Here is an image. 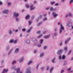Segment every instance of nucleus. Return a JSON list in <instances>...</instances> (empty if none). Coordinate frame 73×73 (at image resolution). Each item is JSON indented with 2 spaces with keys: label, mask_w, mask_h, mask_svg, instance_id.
<instances>
[{
  "label": "nucleus",
  "mask_w": 73,
  "mask_h": 73,
  "mask_svg": "<svg viewBox=\"0 0 73 73\" xmlns=\"http://www.w3.org/2000/svg\"><path fill=\"white\" fill-rule=\"evenodd\" d=\"M8 69H4L3 70V71L4 72H7V71H8Z\"/></svg>",
  "instance_id": "obj_20"
},
{
  "label": "nucleus",
  "mask_w": 73,
  "mask_h": 73,
  "mask_svg": "<svg viewBox=\"0 0 73 73\" xmlns=\"http://www.w3.org/2000/svg\"><path fill=\"white\" fill-rule=\"evenodd\" d=\"M65 1V0H62V2H63V1Z\"/></svg>",
  "instance_id": "obj_59"
},
{
  "label": "nucleus",
  "mask_w": 73,
  "mask_h": 73,
  "mask_svg": "<svg viewBox=\"0 0 73 73\" xmlns=\"http://www.w3.org/2000/svg\"><path fill=\"white\" fill-rule=\"evenodd\" d=\"M19 48H17V49H15V53H17V52H19Z\"/></svg>",
  "instance_id": "obj_8"
},
{
  "label": "nucleus",
  "mask_w": 73,
  "mask_h": 73,
  "mask_svg": "<svg viewBox=\"0 0 73 73\" xmlns=\"http://www.w3.org/2000/svg\"><path fill=\"white\" fill-rule=\"evenodd\" d=\"M49 69V66H47L46 70H48Z\"/></svg>",
  "instance_id": "obj_34"
},
{
  "label": "nucleus",
  "mask_w": 73,
  "mask_h": 73,
  "mask_svg": "<svg viewBox=\"0 0 73 73\" xmlns=\"http://www.w3.org/2000/svg\"><path fill=\"white\" fill-rule=\"evenodd\" d=\"M34 3H36V1H35L34 2Z\"/></svg>",
  "instance_id": "obj_61"
},
{
  "label": "nucleus",
  "mask_w": 73,
  "mask_h": 73,
  "mask_svg": "<svg viewBox=\"0 0 73 73\" xmlns=\"http://www.w3.org/2000/svg\"><path fill=\"white\" fill-rule=\"evenodd\" d=\"M52 15H54V17H57V16H58V15H57V14H56L54 12L52 13Z\"/></svg>",
  "instance_id": "obj_3"
},
{
  "label": "nucleus",
  "mask_w": 73,
  "mask_h": 73,
  "mask_svg": "<svg viewBox=\"0 0 73 73\" xmlns=\"http://www.w3.org/2000/svg\"><path fill=\"white\" fill-rule=\"evenodd\" d=\"M20 37H22V34H20Z\"/></svg>",
  "instance_id": "obj_58"
},
{
  "label": "nucleus",
  "mask_w": 73,
  "mask_h": 73,
  "mask_svg": "<svg viewBox=\"0 0 73 73\" xmlns=\"http://www.w3.org/2000/svg\"><path fill=\"white\" fill-rule=\"evenodd\" d=\"M35 9V7H33V5L31 6V10H33V9Z\"/></svg>",
  "instance_id": "obj_10"
},
{
  "label": "nucleus",
  "mask_w": 73,
  "mask_h": 73,
  "mask_svg": "<svg viewBox=\"0 0 73 73\" xmlns=\"http://www.w3.org/2000/svg\"><path fill=\"white\" fill-rule=\"evenodd\" d=\"M61 58H61V56H59V60H61Z\"/></svg>",
  "instance_id": "obj_38"
},
{
  "label": "nucleus",
  "mask_w": 73,
  "mask_h": 73,
  "mask_svg": "<svg viewBox=\"0 0 73 73\" xmlns=\"http://www.w3.org/2000/svg\"><path fill=\"white\" fill-rule=\"evenodd\" d=\"M36 52H37V51H36V50L34 51V52L35 53H36Z\"/></svg>",
  "instance_id": "obj_47"
},
{
  "label": "nucleus",
  "mask_w": 73,
  "mask_h": 73,
  "mask_svg": "<svg viewBox=\"0 0 73 73\" xmlns=\"http://www.w3.org/2000/svg\"><path fill=\"white\" fill-rule=\"evenodd\" d=\"M64 27L62 26V24H61V27H60V33H61V32H62V30H64Z\"/></svg>",
  "instance_id": "obj_1"
},
{
  "label": "nucleus",
  "mask_w": 73,
  "mask_h": 73,
  "mask_svg": "<svg viewBox=\"0 0 73 73\" xmlns=\"http://www.w3.org/2000/svg\"><path fill=\"white\" fill-rule=\"evenodd\" d=\"M42 34H40L39 36L37 37V38H40V37H42Z\"/></svg>",
  "instance_id": "obj_23"
},
{
  "label": "nucleus",
  "mask_w": 73,
  "mask_h": 73,
  "mask_svg": "<svg viewBox=\"0 0 73 73\" xmlns=\"http://www.w3.org/2000/svg\"><path fill=\"white\" fill-rule=\"evenodd\" d=\"M67 25L68 27H70V26H72V23H68Z\"/></svg>",
  "instance_id": "obj_6"
},
{
  "label": "nucleus",
  "mask_w": 73,
  "mask_h": 73,
  "mask_svg": "<svg viewBox=\"0 0 73 73\" xmlns=\"http://www.w3.org/2000/svg\"><path fill=\"white\" fill-rule=\"evenodd\" d=\"M18 31V30H15V32H17V31Z\"/></svg>",
  "instance_id": "obj_56"
},
{
  "label": "nucleus",
  "mask_w": 73,
  "mask_h": 73,
  "mask_svg": "<svg viewBox=\"0 0 73 73\" xmlns=\"http://www.w3.org/2000/svg\"><path fill=\"white\" fill-rule=\"evenodd\" d=\"M65 56L64 55H63V56H62V60H64V59H65Z\"/></svg>",
  "instance_id": "obj_18"
},
{
  "label": "nucleus",
  "mask_w": 73,
  "mask_h": 73,
  "mask_svg": "<svg viewBox=\"0 0 73 73\" xmlns=\"http://www.w3.org/2000/svg\"><path fill=\"white\" fill-rule=\"evenodd\" d=\"M14 41V40H12L10 41V43H12V42H13Z\"/></svg>",
  "instance_id": "obj_28"
},
{
  "label": "nucleus",
  "mask_w": 73,
  "mask_h": 73,
  "mask_svg": "<svg viewBox=\"0 0 73 73\" xmlns=\"http://www.w3.org/2000/svg\"><path fill=\"white\" fill-rule=\"evenodd\" d=\"M31 29H32V27H30V28L27 31V32L28 33L30 32V31H31Z\"/></svg>",
  "instance_id": "obj_12"
},
{
  "label": "nucleus",
  "mask_w": 73,
  "mask_h": 73,
  "mask_svg": "<svg viewBox=\"0 0 73 73\" xmlns=\"http://www.w3.org/2000/svg\"><path fill=\"white\" fill-rule=\"evenodd\" d=\"M60 23H58V25H60Z\"/></svg>",
  "instance_id": "obj_63"
},
{
  "label": "nucleus",
  "mask_w": 73,
  "mask_h": 73,
  "mask_svg": "<svg viewBox=\"0 0 73 73\" xmlns=\"http://www.w3.org/2000/svg\"><path fill=\"white\" fill-rule=\"evenodd\" d=\"M42 24V22H40V23H38L37 25V26H39V25H41V24Z\"/></svg>",
  "instance_id": "obj_24"
},
{
  "label": "nucleus",
  "mask_w": 73,
  "mask_h": 73,
  "mask_svg": "<svg viewBox=\"0 0 73 73\" xmlns=\"http://www.w3.org/2000/svg\"><path fill=\"white\" fill-rule=\"evenodd\" d=\"M8 5L9 6V5H11V3L9 2L8 3Z\"/></svg>",
  "instance_id": "obj_37"
},
{
  "label": "nucleus",
  "mask_w": 73,
  "mask_h": 73,
  "mask_svg": "<svg viewBox=\"0 0 73 73\" xmlns=\"http://www.w3.org/2000/svg\"><path fill=\"white\" fill-rule=\"evenodd\" d=\"M38 66H39V64H38L36 67V69H38Z\"/></svg>",
  "instance_id": "obj_45"
},
{
  "label": "nucleus",
  "mask_w": 73,
  "mask_h": 73,
  "mask_svg": "<svg viewBox=\"0 0 73 73\" xmlns=\"http://www.w3.org/2000/svg\"><path fill=\"white\" fill-rule=\"evenodd\" d=\"M68 16H69V15H66L65 16L66 17H68Z\"/></svg>",
  "instance_id": "obj_51"
},
{
  "label": "nucleus",
  "mask_w": 73,
  "mask_h": 73,
  "mask_svg": "<svg viewBox=\"0 0 73 73\" xmlns=\"http://www.w3.org/2000/svg\"><path fill=\"white\" fill-rule=\"evenodd\" d=\"M26 73H31V72L29 70H27V72H26Z\"/></svg>",
  "instance_id": "obj_17"
},
{
  "label": "nucleus",
  "mask_w": 73,
  "mask_h": 73,
  "mask_svg": "<svg viewBox=\"0 0 73 73\" xmlns=\"http://www.w3.org/2000/svg\"><path fill=\"white\" fill-rule=\"evenodd\" d=\"M32 61H29V62H28V65H30V64H32Z\"/></svg>",
  "instance_id": "obj_16"
},
{
  "label": "nucleus",
  "mask_w": 73,
  "mask_h": 73,
  "mask_svg": "<svg viewBox=\"0 0 73 73\" xmlns=\"http://www.w3.org/2000/svg\"><path fill=\"white\" fill-rule=\"evenodd\" d=\"M24 60V57H23L21 58V59L19 61V62H22Z\"/></svg>",
  "instance_id": "obj_15"
},
{
  "label": "nucleus",
  "mask_w": 73,
  "mask_h": 73,
  "mask_svg": "<svg viewBox=\"0 0 73 73\" xmlns=\"http://www.w3.org/2000/svg\"><path fill=\"white\" fill-rule=\"evenodd\" d=\"M64 50H66L67 51V47L66 46L64 48Z\"/></svg>",
  "instance_id": "obj_26"
},
{
  "label": "nucleus",
  "mask_w": 73,
  "mask_h": 73,
  "mask_svg": "<svg viewBox=\"0 0 73 73\" xmlns=\"http://www.w3.org/2000/svg\"><path fill=\"white\" fill-rule=\"evenodd\" d=\"M55 2H54V1H53L52 2H51V4H54Z\"/></svg>",
  "instance_id": "obj_31"
},
{
  "label": "nucleus",
  "mask_w": 73,
  "mask_h": 73,
  "mask_svg": "<svg viewBox=\"0 0 73 73\" xmlns=\"http://www.w3.org/2000/svg\"><path fill=\"white\" fill-rule=\"evenodd\" d=\"M3 13H8L9 11L8 10H5V11H3Z\"/></svg>",
  "instance_id": "obj_5"
},
{
  "label": "nucleus",
  "mask_w": 73,
  "mask_h": 73,
  "mask_svg": "<svg viewBox=\"0 0 73 73\" xmlns=\"http://www.w3.org/2000/svg\"><path fill=\"white\" fill-rule=\"evenodd\" d=\"M55 5H56V6H58V3H56V4H55Z\"/></svg>",
  "instance_id": "obj_41"
},
{
  "label": "nucleus",
  "mask_w": 73,
  "mask_h": 73,
  "mask_svg": "<svg viewBox=\"0 0 73 73\" xmlns=\"http://www.w3.org/2000/svg\"><path fill=\"white\" fill-rule=\"evenodd\" d=\"M53 69V67H52L50 70V73H52V70Z\"/></svg>",
  "instance_id": "obj_19"
},
{
  "label": "nucleus",
  "mask_w": 73,
  "mask_h": 73,
  "mask_svg": "<svg viewBox=\"0 0 73 73\" xmlns=\"http://www.w3.org/2000/svg\"><path fill=\"white\" fill-rule=\"evenodd\" d=\"M62 42L60 43V45L61 46L62 45Z\"/></svg>",
  "instance_id": "obj_55"
},
{
  "label": "nucleus",
  "mask_w": 73,
  "mask_h": 73,
  "mask_svg": "<svg viewBox=\"0 0 73 73\" xmlns=\"http://www.w3.org/2000/svg\"><path fill=\"white\" fill-rule=\"evenodd\" d=\"M63 72H64V70H62L61 71V73H62Z\"/></svg>",
  "instance_id": "obj_50"
},
{
  "label": "nucleus",
  "mask_w": 73,
  "mask_h": 73,
  "mask_svg": "<svg viewBox=\"0 0 73 73\" xmlns=\"http://www.w3.org/2000/svg\"><path fill=\"white\" fill-rule=\"evenodd\" d=\"M44 56V54L42 53L41 54L40 57H42V56Z\"/></svg>",
  "instance_id": "obj_29"
},
{
  "label": "nucleus",
  "mask_w": 73,
  "mask_h": 73,
  "mask_svg": "<svg viewBox=\"0 0 73 73\" xmlns=\"http://www.w3.org/2000/svg\"><path fill=\"white\" fill-rule=\"evenodd\" d=\"M30 17L29 16V15L28 14L25 17L26 19H29V18Z\"/></svg>",
  "instance_id": "obj_11"
},
{
  "label": "nucleus",
  "mask_w": 73,
  "mask_h": 73,
  "mask_svg": "<svg viewBox=\"0 0 73 73\" xmlns=\"http://www.w3.org/2000/svg\"><path fill=\"white\" fill-rule=\"evenodd\" d=\"M19 13H16V12H15L14 13V15L15 17H18V16H19Z\"/></svg>",
  "instance_id": "obj_2"
},
{
  "label": "nucleus",
  "mask_w": 73,
  "mask_h": 73,
  "mask_svg": "<svg viewBox=\"0 0 73 73\" xmlns=\"http://www.w3.org/2000/svg\"><path fill=\"white\" fill-rule=\"evenodd\" d=\"M54 60H55V58H54L52 60V62H54Z\"/></svg>",
  "instance_id": "obj_30"
},
{
  "label": "nucleus",
  "mask_w": 73,
  "mask_h": 73,
  "mask_svg": "<svg viewBox=\"0 0 73 73\" xmlns=\"http://www.w3.org/2000/svg\"><path fill=\"white\" fill-rule=\"evenodd\" d=\"M31 23H32V21H29V25H31Z\"/></svg>",
  "instance_id": "obj_25"
},
{
  "label": "nucleus",
  "mask_w": 73,
  "mask_h": 73,
  "mask_svg": "<svg viewBox=\"0 0 73 73\" xmlns=\"http://www.w3.org/2000/svg\"><path fill=\"white\" fill-rule=\"evenodd\" d=\"M16 62L15 61H14L12 62V64H15V63H16Z\"/></svg>",
  "instance_id": "obj_33"
},
{
  "label": "nucleus",
  "mask_w": 73,
  "mask_h": 73,
  "mask_svg": "<svg viewBox=\"0 0 73 73\" xmlns=\"http://www.w3.org/2000/svg\"><path fill=\"white\" fill-rule=\"evenodd\" d=\"M16 21H19V19H16Z\"/></svg>",
  "instance_id": "obj_46"
},
{
  "label": "nucleus",
  "mask_w": 73,
  "mask_h": 73,
  "mask_svg": "<svg viewBox=\"0 0 73 73\" xmlns=\"http://www.w3.org/2000/svg\"><path fill=\"white\" fill-rule=\"evenodd\" d=\"M3 62H4V61L3 60L1 62L2 63H3Z\"/></svg>",
  "instance_id": "obj_64"
},
{
  "label": "nucleus",
  "mask_w": 73,
  "mask_h": 73,
  "mask_svg": "<svg viewBox=\"0 0 73 73\" xmlns=\"http://www.w3.org/2000/svg\"><path fill=\"white\" fill-rule=\"evenodd\" d=\"M9 33L10 35H11L12 33V31L11 30H10L9 31Z\"/></svg>",
  "instance_id": "obj_21"
},
{
  "label": "nucleus",
  "mask_w": 73,
  "mask_h": 73,
  "mask_svg": "<svg viewBox=\"0 0 73 73\" xmlns=\"http://www.w3.org/2000/svg\"><path fill=\"white\" fill-rule=\"evenodd\" d=\"M38 46V47H40V46H41V44H39Z\"/></svg>",
  "instance_id": "obj_49"
},
{
  "label": "nucleus",
  "mask_w": 73,
  "mask_h": 73,
  "mask_svg": "<svg viewBox=\"0 0 73 73\" xmlns=\"http://www.w3.org/2000/svg\"><path fill=\"white\" fill-rule=\"evenodd\" d=\"M57 31V29H55V31Z\"/></svg>",
  "instance_id": "obj_62"
},
{
  "label": "nucleus",
  "mask_w": 73,
  "mask_h": 73,
  "mask_svg": "<svg viewBox=\"0 0 73 73\" xmlns=\"http://www.w3.org/2000/svg\"><path fill=\"white\" fill-rule=\"evenodd\" d=\"M46 20V19H43V20Z\"/></svg>",
  "instance_id": "obj_60"
},
{
  "label": "nucleus",
  "mask_w": 73,
  "mask_h": 73,
  "mask_svg": "<svg viewBox=\"0 0 73 73\" xmlns=\"http://www.w3.org/2000/svg\"><path fill=\"white\" fill-rule=\"evenodd\" d=\"M49 36H50V35H48L47 36H44V38H49Z\"/></svg>",
  "instance_id": "obj_13"
},
{
  "label": "nucleus",
  "mask_w": 73,
  "mask_h": 73,
  "mask_svg": "<svg viewBox=\"0 0 73 73\" xmlns=\"http://www.w3.org/2000/svg\"><path fill=\"white\" fill-rule=\"evenodd\" d=\"M63 51V50H60L58 52V54H60Z\"/></svg>",
  "instance_id": "obj_4"
},
{
  "label": "nucleus",
  "mask_w": 73,
  "mask_h": 73,
  "mask_svg": "<svg viewBox=\"0 0 73 73\" xmlns=\"http://www.w3.org/2000/svg\"><path fill=\"white\" fill-rule=\"evenodd\" d=\"M56 10V9H53L52 7H50V11H54Z\"/></svg>",
  "instance_id": "obj_14"
},
{
  "label": "nucleus",
  "mask_w": 73,
  "mask_h": 73,
  "mask_svg": "<svg viewBox=\"0 0 73 73\" xmlns=\"http://www.w3.org/2000/svg\"><path fill=\"white\" fill-rule=\"evenodd\" d=\"M70 70H71V67H70L66 70L67 71H69Z\"/></svg>",
  "instance_id": "obj_22"
},
{
  "label": "nucleus",
  "mask_w": 73,
  "mask_h": 73,
  "mask_svg": "<svg viewBox=\"0 0 73 73\" xmlns=\"http://www.w3.org/2000/svg\"><path fill=\"white\" fill-rule=\"evenodd\" d=\"M37 33L38 34H39V33H40V31H38L37 32Z\"/></svg>",
  "instance_id": "obj_39"
},
{
  "label": "nucleus",
  "mask_w": 73,
  "mask_h": 73,
  "mask_svg": "<svg viewBox=\"0 0 73 73\" xmlns=\"http://www.w3.org/2000/svg\"><path fill=\"white\" fill-rule=\"evenodd\" d=\"M2 4H3L2 2H1L0 1V5H2Z\"/></svg>",
  "instance_id": "obj_42"
},
{
  "label": "nucleus",
  "mask_w": 73,
  "mask_h": 73,
  "mask_svg": "<svg viewBox=\"0 0 73 73\" xmlns=\"http://www.w3.org/2000/svg\"><path fill=\"white\" fill-rule=\"evenodd\" d=\"M47 48V46H44V49H46Z\"/></svg>",
  "instance_id": "obj_40"
},
{
  "label": "nucleus",
  "mask_w": 73,
  "mask_h": 73,
  "mask_svg": "<svg viewBox=\"0 0 73 73\" xmlns=\"http://www.w3.org/2000/svg\"><path fill=\"white\" fill-rule=\"evenodd\" d=\"M73 0H71L70 1V4H72V3H73Z\"/></svg>",
  "instance_id": "obj_32"
},
{
  "label": "nucleus",
  "mask_w": 73,
  "mask_h": 73,
  "mask_svg": "<svg viewBox=\"0 0 73 73\" xmlns=\"http://www.w3.org/2000/svg\"><path fill=\"white\" fill-rule=\"evenodd\" d=\"M70 38H69L68 39H67L65 41V44H66V43H67V42H68V41H69V40H70Z\"/></svg>",
  "instance_id": "obj_9"
},
{
  "label": "nucleus",
  "mask_w": 73,
  "mask_h": 73,
  "mask_svg": "<svg viewBox=\"0 0 73 73\" xmlns=\"http://www.w3.org/2000/svg\"><path fill=\"white\" fill-rule=\"evenodd\" d=\"M22 31L23 32H24V31H26V30L25 29H23Z\"/></svg>",
  "instance_id": "obj_35"
},
{
  "label": "nucleus",
  "mask_w": 73,
  "mask_h": 73,
  "mask_svg": "<svg viewBox=\"0 0 73 73\" xmlns=\"http://www.w3.org/2000/svg\"><path fill=\"white\" fill-rule=\"evenodd\" d=\"M73 72V70H72L70 71V72L71 73H72V72Z\"/></svg>",
  "instance_id": "obj_57"
},
{
  "label": "nucleus",
  "mask_w": 73,
  "mask_h": 73,
  "mask_svg": "<svg viewBox=\"0 0 73 73\" xmlns=\"http://www.w3.org/2000/svg\"><path fill=\"white\" fill-rule=\"evenodd\" d=\"M70 53H71V50L68 53V54H70Z\"/></svg>",
  "instance_id": "obj_52"
},
{
  "label": "nucleus",
  "mask_w": 73,
  "mask_h": 73,
  "mask_svg": "<svg viewBox=\"0 0 73 73\" xmlns=\"http://www.w3.org/2000/svg\"><path fill=\"white\" fill-rule=\"evenodd\" d=\"M14 70H17V73H19L20 72V68H18L17 69L15 68Z\"/></svg>",
  "instance_id": "obj_7"
},
{
  "label": "nucleus",
  "mask_w": 73,
  "mask_h": 73,
  "mask_svg": "<svg viewBox=\"0 0 73 73\" xmlns=\"http://www.w3.org/2000/svg\"><path fill=\"white\" fill-rule=\"evenodd\" d=\"M44 69V67H42L41 68V69L42 70H43V69Z\"/></svg>",
  "instance_id": "obj_48"
},
{
  "label": "nucleus",
  "mask_w": 73,
  "mask_h": 73,
  "mask_svg": "<svg viewBox=\"0 0 73 73\" xmlns=\"http://www.w3.org/2000/svg\"><path fill=\"white\" fill-rule=\"evenodd\" d=\"M69 15L70 17H71V16H72V14H71V13H69Z\"/></svg>",
  "instance_id": "obj_44"
},
{
  "label": "nucleus",
  "mask_w": 73,
  "mask_h": 73,
  "mask_svg": "<svg viewBox=\"0 0 73 73\" xmlns=\"http://www.w3.org/2000/svg\"><path fill=\"white\" fill-rule=\"evenodd\" d=\"M26 7H27V8H29V6L28 4H26Z\"/></svg>",
  "instance_id": "obj_27"
},
{
  "label": "nucleus",
  "mask_w": 73,
  "mask_h": 73,
  "mask_svg": "<svg viewBox=\"0 0 73 73\" xmlns=\"http://www.w3.org/2000/svg\"><path fill=\"white\" fill-rule=\"evenodd\" d=\"M45 33H46V31H44V32H43V34H45Z\"/></svg>",
  "instance_id": "obj_54"
},
{
  "label": "nucleus",
  "mask_w": 73,
  "mask_h": 73,
  "mask_svg": "<svg viewBox=\"0 0 73 73\" xmlns=\"http://www.w3.org/2000/svg\"><path fill=\"white\" fill-rule=\"evenodd\" d=\"M17 40H15L14 42V43H16L17 42Z\"/></svg>",
  "instance_id": "obj_43"
},
{
  "label": "nucleus",
  "mask_w": 73,
  "mask_h": 73,
  "mask_svg": "<svg viewBox=\"0 0 73 73\" xmlns=\"http://www.w3.org/2000/svg\"><path fill=\"white\" fill-rule=\"evenodd\" d=\"M43 41V39H41L40 40V43H41Z\"/></svg>",
  "instance_id": "obj_36"
},
{
  "label": "nucleus",
  "mask_w": 73,
  "mask_h": 73,
  "mask_svg": "<svg viewBox=\"0 0 73 73\" xmlns=\"http://www.w3.org/2000/svg\"><path fill=\"white\" fill-rule=\"evenodd\" d=\"M49 9V8H48L46 9V10H48V9Z\"/></svg>",
  "instance_id": "obj_53"
}]
</instances>
